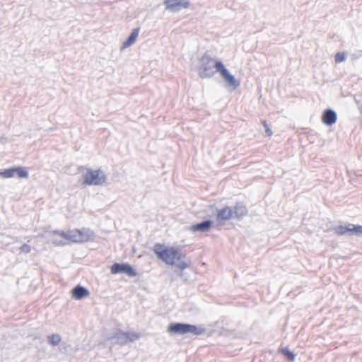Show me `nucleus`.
I'll return each instance as SVG.
<instances>
[{"instance_id": "obj_1", "label": "nucleus", "mask_w": 362, "mask_h": 362, "mask_svg": "<svg viewBox=\"0 0 362 362\" xmlns=\"http://www.w3.org/2000/svg\"><path fill=\"white\" fill-rule=\"evenodd\" d=\"M153 252L159 259L168 265H175L182 270L189 266L182 260L185 255L178 247L157 243L154 245Z\"/></svg>"}, {"instance_id": "obj_2", "label": "nucleus", "mask_w": 362, "mask_h": 362, "mask_svg": "<svg viewBox=\"0 0 362 362\" xmlns=\"http://www.w3.org/2000/svg\"><path fill=\"white\" fill-rule=\"evenodd\" d=\"M80 171H83V184L84 185H98L105 180V176L100 170H92L81 167Z\"/></svg>"}, {"instance_id": "obj_3", "label": "nucleus", "mask_w": 362, "mask_h": 362, "mask_svg": "<svg viewBox=\"0 0 362 362\" xmlns=\"http://www.w3.org/2000/svg\"><path fill=\"white\" fill-rule=\"evenodd\" d=\"M168 331L170 333L175 334H185L187 333H192L195 335H199L204 332V329L199 328L195 325H187V324H182V323H175L171 324L168 328Z\"/></svg>"}, {"instance_id": "obj_4", "label": "nucleus", "mask_w": 362, "mask_h": 362, "mask_svg": "<svg viewBox=\"0 0 362 362\" xmlns=\"http://www.w3.org/2000/svg\"><path fill=\"white\" fill-rule=\"evenodd\" d=\"M215 68L216 71L220 73L221 77L230 87L235 89L239 86L240 82L234 77V76L229 74L228 71L226 69L221 62H216Z\"/></svg>"}, {"instance_id": "obj_5", "label": "nucleus", "mask_w": 362, "mask_h": 362, "mask_svg": "<svg viewBox=\"0 0 362 362\" xmlns=\"http://www.w3.org/2000/svg\"><path fill=\"white\" fill-rule=\"evenodd\" d=\"M202 65L199 68V74L202 78L210 77L214 74L213 67H215V63L210 57L204 55L201 59Z\"/></svg>"}, {"instance_id": "obj_6", "label": "nucleus", "mask_w": 362, "mask_h": 362, "mask_svg": "<svg viewBox=\"0 0 362 362\" xmlns=\"http://www.w3.org/2000/svg\"><path fill=\"white\" fill-rule=\"evenodd\" d=\"M110 271L112 274L124 273L129 276H135L136 275L135 270L128 264L115 263L112 265Z\"/></svg>"}, {"instance_id": "obj_7", "label": "nucleus", "mask_w": 362, "mask_h": 362, "mask_svg": "<svg viewBox=\"0 0 362 362\" xmlns=\"http://www.w3.org/2000/svg\"><path fill=\"white\" fill-rule=\"evenodd\" d=\"M69 243H83L88 239V235L84 230H72L66 232Z\"/></svg>"}, {"instance_id": "obj_8", "label": "nucleus", "mask_w": 362, "mask_h": 362, "mask_svg": "<svg viewBox=\"0 0 362 362\" xmlns=\"http://www.w3.org/2000/svg\"><path fill=\"white\" fill-rule=\"evenodd\" d=\"M51 241L57 246L69 243L66 232H53L51 236Z\"/></svg>"}, {"instance_id": "obj_9", "label": "nucleus", "mask_w": 362, "mask_h": 362, "mask_svg": "<svg viewBox=\"0 0 362 362\" xmlns=\"http://www.w3.org/2000/svg\"><path fill=\"white\" fill-rule=\"evenodd\" d=\"M164 4L169 10H179L189 5L187 0H165Z\"/></svg>"}, {"instance_id": "obj_10", "label": "nucleus", "mask_w": 362, "mask_h": 362, "mask_svg": "<svg viewBox=\"0 0 362 362\" xmlns=\"http://www.w3.org/2000/svg\"><path fill=\"white\" fill-rule=\"evenodd\" d=\"M71 294L74 299L79 300L88 296L90 293L84 287L78 285L72 289Z\"/></svg>"}, {"instance_id": "obj_11", "label": "nucleus", "mask_w": 362, "mask_h": 362, "mask_svg": "<svg viewBox=\"0 0 362 362\" xmlns=\"http://www.w3.org/2000/svg\"><path fill=\"white\" fill-rule=\"evenodd\" d=\"M322 120L325 124L332 125L337 121L336 113L333 110H327L322 115Z\"/></svg>"}, {"instance_id": "obj_12", "label": "nucleus", "mask_w": 362, "mask_h": 362, "mask_svg": "<svg viewBox=\"0 0 362 362\" xmlns=\"http://www.w3.org/2000/svg\"><path fill=\"white\" fill-rule=\"evenodd\" d=\"M233 215L230 207H224L219 210L217 214V219L220 221H227L232 218Z\"/></svg>"}, {"instance_id": "obj_13", "label": "nucleus", "mask_w": 362, "mask_h": 362, "mask_svg": "<svg viewBox=\"0 0 362 362\" xmlns=\"http://www.w3.org/2000/svg\"><path fill=\"white\" fill-rule=\"evenodd\" d=\"M211 221H206L202 223L193 225L191 228L193 231H197V230L206 231V230H209V228H211Z\"/></svg>"}, {"instance_id": "obj_14", "label": "nucleus", "mask_w": 362, "mask_h": 362, "mask_svg": "<svg viewBox=\"0 0 362 362\" xmlns=\"http://www.w3.org/2000/svg\"><path fill=\"white\" fill-rule=\"evenodd\" d=\"M139 35V28L134 29L131 33L130 36L128 39L123 43V48H127L131 46L136 41L137 37Z\"/></svg>"}, {"instance_id": "obj_15", "label": "nucleus", "mask_w": 362, "mask_h": 362, "mask_svg": "<svg viewBox=\"0 0 362 362\" xmlns=\"http://www.w3.org/2000/svg\"><path fill=\"white\" fill-rule=\"evenodd\" d=\"M15 175L18 178H26L28 176V173L25 168L22 167H15Z\"/></svg>"}, {"instance_id": "obj_16", "label": "nucleus", "mask_w": 362, "mask_h": 362, "mask_svg": "<svg viewBox=\"0 0 362 362\" xmlns=\"http://www.w3.org/2000/svg\"><path fill=\"white\" fill-rule=\"evenodd\" d=\"M334 232L338 235H344L347 233H350L349 224L347 226H339L334 228Z\"/></svg>"}, {"instance_id": "obj_17", "label": "nucleus", "mask_w": 362, "mask_h": 362, "mask_svg": "<svg viewBox=\"0 0 362 362\" xmlns=\"http://www.w3.org/2000/svg\"><path fill=\"white\" fill-rule=\"evenodd\" d=\"M15 168H11L0 172V176L4 178H11L15 176Z\"/></svg>"}, {"instance_id": "obj_18", "label": "nucleus", "mask_w": 362, "mask_h": 362, "mask_svg": "<svg viewBox=\"0 0 362 362\" xmlns=\"http://www.w3.org/2000/svg\"><path fill=\"white\" fill-rule=\"evenodd\" d=\"M279 351L286 357L289 361H293L295 359V354L290 351L288 348H281L279 349Z\"/></svg>"}, {"instance_id": "obj_19", "label": "nucleus", "mask_w": 362, "mask_h": 362, "mask_svg": "<svg viewBox=\"0 0 362 362\" xmlns=\"http://www.w3.org/2000/svg\"><path fill=\"white\" fill-rule=\"evenodd\" d=\"M349 226L350 233H354L356 235H362V226L349 224Z\"/></svg>"}, {"instance_id": "obj_20", "label": "nucleus", "mask_w": 362, "mask_h": 362, "mask_svg": "<svg viewBox=\"0 0 362 362\" xmlns=\"http://www.w3.org/2000/svg\"><path fill=\"white\" fill-rule=\"evenodd\" d=\"M61 341V337L58 334H52L49 337V341L53 345L58 344Z\"/></svg>"}, {"instance_id": "obj_21", "label": "nucleus", "mask_w": 362, "mask_h": 362, "mask_svg": "<svg viewBox=\"0 0 362 362\" xmlns=\"http://www.w3.org/2000/svg\"><path fill=\"white\" fill-rule=\"evenodd\" d=\"M345 59V54L341 52L337 53L335 55V61L337 63L341 62Z\"/></svg>"}, {"instance_id": "obj_22", "label": "nucleus", "mask_w": 362, "mask_h": 362, "mask_svg": "<svg viewBox=\"0 0 362 362\" xmlns=\"http://www.w3.org/2000/svg\"><path fill=\"white\" fill-rule=\"evenodd\" d=\"M21 250L23 252L28 253L30 251V247L27 244H24L21 246Z\"/></svg>"}, {"instance_id": "obj_23", "label": "nucleus", "mask_w": 362, "mask_h": 362, "mask_svg": "<svg viewBox=\"0 0 362 362\" xmlns=\"http://www.w3.org/2000/svg\"><path fill=\"white\" fill-rule=\"evenodd\" d=\"M263 124H264V127L266 128V132H267V134L269 136H272V130L268 127L267 122H263Z\"/></svg>"}]
</instances>
